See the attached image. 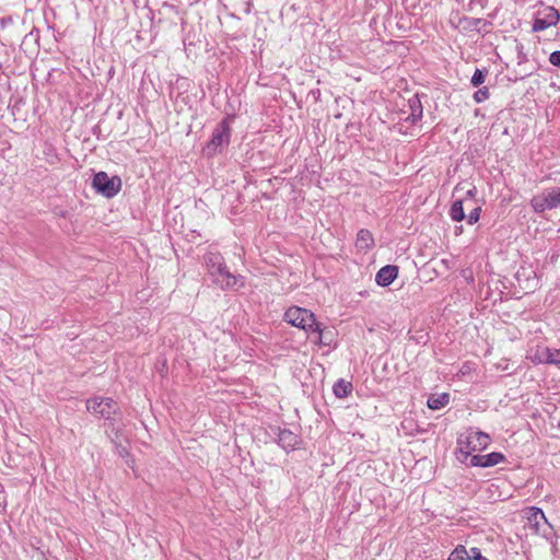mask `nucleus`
I'll return each instance as SVG.
<instances>
[{
	"instance_id": "obj_27",
	"label": "nucleus",
	"mask_w": 560,
	"mask_h": 560,
	"mask_svg": "<svg viewBox=\"0 0 560 560\" xmlns=\"http://www.w3.org/2000/svg\"><path fill=\"white\" fill-rule=\"evenodd\" d=\"M549 61L556 67H560V50L550 54Z\"/></svg>"
},
{
	"instance_id": "obj_3",
	"label": "nucleus",
	"mask_w": 560,
	"mask_h": 560,
	"mask_svg": "<svg viewBox=\"0 0 560 560\" xmlns=\"http://www.w3.org/2000/svg\"><path fill=\"white\" fill-rule=\"evenodd\" d=\"M93 187L98 194L112 198L120 190L121 180L118 176L109 177L107 173L98 172L94 175Z\"/></svg>"
},
{
	"instance_id": "obj_13",
	"label": "nucleus",
	"mask_w": 560,
	"mask_h": 560,
	"mask_svg": "<svg viewBox=\"0 0 560 560\" xmlns=\"http://www.w3.org/2000/svg\"><path fill=\"white\" fill-rule=\"evenodd\" d=\"M353 389V385L351 382H347L343 378L338 380L334 386L332 392L336 397L338 398H346L348 397Z\"/></svg>"
},
{
	"instance_id": "obj_19",
	"label": "nucleus",
	"mask_w": 560,
	"mask_h": 560,
	"mask_svg": "<svg viewBox=\"0 0 560 560\" xmlns=\"http://www.w3.org/2000/svg\"><path fill=\"white\" fill-rule=\"evenodd\" d=\"M411 114L408 117L412 122H416L422 116V106L419 100L410 101Z\"/></svg>"
},
{
	"instance_id": "obj_25",
	"label": "nucleus",
	"mask_w": 560,
	"mask_h": 560,
	"mask_svg": "<svg viewBox=\"0 0 560 560\" xmlns=\"http://www.w3.org/2000/svg\"><path fill=\"white\" fill-rule=\"evenodd\" d=\"M467 560H488L487 558H485L480 550L478 548H470V550L468 551V557H466Z\"/></svg>"
},
{
	"instance_id": "obj_1",
	"label": "nucleus",
	"mask_w": 560,
	"mask_h": 560,
	"mask_svg": "<svg viewBox=\"0 0 560 560\" xmlns=\"http://www.w3.org/2000/svg\"><path fill=\"white\" fill-rule=\"evenodd\" d=\"M284 319L294 327L316 334L313 340L315 343H326L323 340V329L311 311L299 306H291L285 311Z\"/></svg>"
},
{
	"instance_id": "obj_14",
	"label": "nucleus",
	"mask_w": 560,
	"mask_h": 560,
	"mask_svg": "<svg viewBox=\"0 0 560 560\" xmlns=\"http://www.w3.org/2000/svg\"><path fill=\"white\" fill-rule=\"evenodd\" d=\"M450 402V395L446 393L431 395L428 398L427 405L432 410H439Z\"/></svg>"
},
{
	"instance_id": "obj_12",
	"label": "nucleus",
	"mask_w": 560,
	"mask_h": 560,
	"mask_svg": "<svg viewBox=\"0 0 560 560\" xmlns=\"http://www.w3.org/2000/svg\"><path fill=\"white\" fill-rule=\"evenodd\" d=\"M374 245V238L369 230L362 229L358 232L355 246L359 249H370Z\"/></svg>"
},
{
	"instance_id": "obj_5",
	"label": "nucleus",
	"mask_w": 560,
	"mask_h": 560,
	"mask_svg": "<svg viewBox=\"0 0 560 560\" xmlns=\"http://www.w3.org/2000/svg\"><path fill=\"white\" fill-rule=\"evenodd\" d=\"M560 13L553 7H542L538 9L534 16L533 32H541L550 26H556L559 23Z\"/></svg>"
},
{
	"instance_id": "obj_29",
	"label": "nucleus",
	"mask_w": 560,
	"mask_h": 560,
	"mask_svg": "<svg viewBox=\"0 0 560 560\" xmlns=\"http://www.w3.org/2000/svg\"><path fill=\"white\" fill-rule=\"evenodd\" d=\"M323 340L326 342L324 343L325 346H328L329 345V341H327V337H326V334L323 331Z\"/></svg>"
},
{
	"instance_id": "obj_11",
	"label": "nucleus",
	"mask_w": 560,
	"mask_h": 560,
	"mask_svg": "<svg viewBox=\"0 0 560 560\" xmlns=\"http://www.w3.org/2000/svg\"><path fill=\"white\" fill-rule=\"evenodd\" d=\"M300 443V438L298 434L293 433L288 429L279 430L278 433V444L285 450L287 452L295 450L296 445Z\"/></svg>"
},
{
	"instance_id": "obj_21",
	"label": "nucleus",
	"mask_w": 560,
	"mask_h": 560,
	"mask_svg": "<svg viewBox=\"0 0 560 560\" xmlns=\"http://www.w3.org/2000/svg\"><path fill=\"white\" fill-rule=\"evenodd\" d=\"M488 71L486 69L481 70V69H476L472 77H471V84L474 86H479L481 85L485 80H486V75H487Z\"/></svg>"
},
{
	"instance_id": "obj_20",
	"label": "nucleus",
	"mask_w": 560,
	"mask_h": 560,
	"mask_svg": "<svg viewBox=\"0 0 560 560\" xmlns=\"http://www.w3.org/2000/svg\"><path fill=\"white\" fill-rule=\"evenodd\" d=\"M468 550L463 545H458L450 555L447 560H467Z\"/></svg>"
},
{
	"instance_id": "obj_16",
	"label": "nucleus",
	"mask_w": 560,
	"mask_h": 560,
	"mask_svg": "<svg viewBox=\"0 0 560 560\" xmlns=\"http://www.w3.org/2000/svg\"><path fill=\"white\" fill-rule=\"evenodd\" d=\"M542 353L544 357L539 359V362L560 365V350L545 348Z\"/></svg>"
},
{
	"instance_id": "obj_23",
	"label": "nucleus",
	"mask_w": 560,
	"mask_h": 560,
	"mask_svg": "<svg viewBox=\"0 0 560 560\" xmlns=\"http://www.w3.org/2000/svg\"><path fill=\"white\" fill-rule=\"evenodd\" d=\"M489 95H490L489 89L485 86L475 92L474 100L477 103H481V102L488 100Z\"/></svg>"
},
{
	"instance_id": "obj_8",
	"label": "nucleus",
	"mask_w": 560,
	"mask_h": 560,
	"mask_svg": "<svg viewBox=\"0 0 560 560\" xmlns=\"http://www.w3.org/2000/svg\"><path fill=\"white\" fill-rule=\"evenodd\" d=\"M230 136L231 132L228 122L225 120L221 121L212 133L208 149L213 152L221 150L224 145H228Z\"/></svg>"
},
{
	"instance_id": "obj_4",
	"label": "nucleus",
	"mask_w": 560,
	"mask_h": 560,
	"mask_svg": "<svg viewBox=\"0 0 560 560\" xmlns=\"http://www.w3.org/2000/svg\"><path fill=\"white\" fill-rule=\"evenodd\" d=\"M86 409L93 415L110 420L112 416L116 415L119 407L112 398L94 397L86 400Z\"/></svg>"
},
{
	"instance_id": "obj_22",
	"label": "nucleus",
	"mask_w": 560,
	"mask_h": 560,
	"mask_svg": "<svg viewBox=\"0 0 560 560\" xmlns=\"http://www.w3.org/2000/svg\"><path fill=\"white\" fill-rule=\"evenodd\" d=\"M463 22L465 23L464 27L475 30H478L480 24H482L483 26L487 24L485 20L476 18H465Z\"/></svg>"
},
{
	"instance_id": "obj_18",
	"label": "nucleus",
	"mask_w": 560,
	"mask_h": 560,
	"mask_svg": "<svg viewBox=\"0 0 560 560\" xmlns=\"http://www.w3.org/2000/svg\"><path fill=\"white\" fill-rule=\"evenodd\" d=\"M485 467L495 466L504 460V455L499 452H492L487 455H482Z\"/></svg>"
},
{
	"instance_id": "obj_10",
	"label": "nucleus",
	"mask_w": 560,
	"mask_h": 560,
	"mask_svg": "<svg viewBox=\"0 0 560 560\" xmlns=\"http://www.w3.org/2000/svg\"><path fill=\"white\" fill-rule=\"evenodd\" d=\"M398 267L394 265H387L382 267L376 273L375 281L381 287H387L397 278Z\"/></svg>"
},
{
	"instance_id": "obj_17",
	"label": "nucleus",
	"mask_w": 560,
	"mask_h": 560,
	"mask_svg": "<svg viewBox=\"0 0 560 560\" xmlns=\"http://www.w3.org/2000/svg\"><path fill=\"white\" fill-rule=\"evenodd\" d=\"M450 217L453 221L460 222L465 219V212L463 208V201L456 200L453 202L450 209Z\"/></svg>"
},
{
	"instance_id": "obj_9",
	"label": "nucleus",
	"mask_w": 560,
	"mask_h": 560,
	"mask_svg": "<svg viewBox=\"0 0 560 560\" xmlns=\"http://www.w3.org/2000/svg\"><path fill=\"white\" fill-rule=\"evenodd\" d=\"M527 518V526L536 534L542 530V526L548 525L547 518L539 508H528L525 512Z\"/></svg>"
},
{
	"instance_id": "obj_2",
	"label": "nucleus",
	"mask_w": 560,
	"mask_h": 560,
	"mask_svg": "<svg viewBox=\"0 0 560 560\" xmlns=\"http://www.w3.org/2000/svg\"><path fill=\"white\" fill-rule=\"evenodd\" d=\"M208 273L211 277L212 282L222 290L235 289V287H244L243 278L231 273L224 261L221 266L210 269Z\"/></svg>"
},
{
	"instance_id": "obj_24",
	"label": "nucleus",
	"mask_w": 560,
	"mask_h": 560,
	"mask_svg": "<svg viewBox=\"0 0 560 560\" xmlns=\"http://www.w3.org/2000/svg\"><path fill=\"white\" fill-rule=\"evenodd\" d=\"M480 212H481V208L480 207H476L474 208L468 217H467V221L469 224H475L479 221V218H480Z\"/></svg>"
},
{
	"instance_id": "obj_7",
	"label": "nucleus",
	"mask_w": 560,
	"mask_h": 560,
	"mask_svg": "<svg viewBox=\"0 0 560 560\" xmlns=\"http://www.w3.org/2000/svg\"><path fill=\"white\" fill-rule=\"evenodd\" d=\"M489 442L490 436L487 433L474 430L468 432L465 442L460 439L458 440V443L462 445L460 452L465 453L466 457L470 455L471 452L485 450Z\"/></svg>"
},
{
	"instance_id": "obj_15",
	"label": "nucleus",
	"mask_w": 560,
	"mask_h": 560,
	"mask_svg": "<svg viewBox=\"0 0 560 560\" xmlns=\"http://www.w3.org/2000/svg\"><path fill=\"white\" fill-rule=\"evenodd\" d=\"M206 267L208 269V272L210 269H213L214 267L221 266L224 261V258L222 255L218 252H208L203 257Z\"/></svg>"
},
{
	"instance_id": "obj_28",
	"label": "nucleus",
	"mask_w": 560,
	"mask_h": 560,
	"mask_svg": "<svg viewBox=\"0 0 560 560\" xmlns=\"http://www.w3.org/2000/svg\"><path fill=\"white\" fill-rule=\"evenodd\" d=\"M476 191H477L476 187H472V188L467 190L466 196L470 197V198H474L475 195H476Z\"/></svg>"
},
{
	"instance_id": "obj_6",
	"label": "nucleus",
	"mask_w": 560,
	"mask_h": 560,
	"mask_svg": "<svg viewBox=\"0 0 560 560\" xmlns=\"http://www.w3.org/2000/svg\"><path fill=\"white\" fill-rule=\"evenodd\" d=\"M530 205L535 212H544L557 208L560 205V188H551L533 197Z\"/></svg>"
},
{
	"instance_id": "obj_26",
	"label": "nucleus",
	"mask_w": 560,
	"mask_h": 560,
	"mask_svg": "<svg viewBox=\"0 0 560 560\" xmlns=\"http://www.w3.org/2000/svg\"><path fill=\"white\" fill-rule=\"evenodd\" d=\"M470 465L475 467H485L482 455H472L470 458Z\"/></svg>"
}]
</instances>
